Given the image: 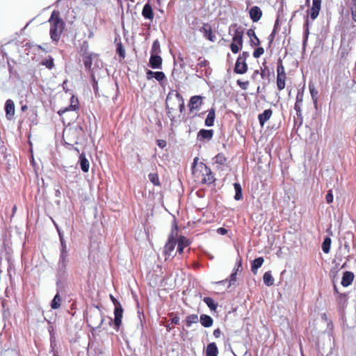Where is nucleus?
<instances>
[{
	"label": "nucleus",
	"instance_id": "1",
	"mask_svg": "<svg viewBox=\"0 0 356 356\" xmlns=\"http://www.w3.org/2000/svg\"><path fill=\"white\" fill-rule=\"evenodd\" d=\"M50 24L49 34L52 41L58 42L65 28V22L60 17L58 11L54 10L48 20Z\"/></svg>",
	"mask_w": 356,
	"mask_h": 356
},
{
	"label": "nucleus",
	"instance_id": "2",
	"mask_svg": "<svg viewBox=\"0 0 356 356\" xmlns=\"http://www.w3.org/2000/svg\"><path fill=\"white\" fill-rule=\"evenodd\" d=\"M229 33L232 35V42L230 48L234 54H237L243 47V29L237 24H232L229 29Z\"/></svg>",
	"mask_w": 356,
	"mask_h": 356
},
{
	"label": "nucleus",
	"instance_id": "3",
	"mask_svg": "<svg viewBox=\"0 0 356 356\" xmlns=\"http://www.w3.org/2000/svg\"><path fill=\"white\" fill-rule=\"evenodd\" d=\"M172 102H177V107L179 108L180 113H182L184 111L185 106L183 97L177 90H172L168 93L166 98L167 114L172 121L174 120V117H171L170 111V104H172Z\"/></svg>",
	"mask_w": 356,
	"mask_h": 356
},
{
	"label": "nucleus",
	"instance_id": "4",
	"mask_svg": "<svg viewBox=\"0 0 356 356\" xmlns=\"http://www.w3.org/2000/svg\"><path fill=\"white\" fill-rule=\"evenodd\" d=\"M209 172L208 168L204 163L198 162V158L195 157L193 163L192 173L195 181L199 183V179L204 175V173Z\"/></svg>",
	"mask_w": 356,
	"mask_h": 356
},
{
	"label": "nucleus",
	"instance_id": "5",
	"mask_svg": "<svg viewBox=\"0 0 356 356\" xmlns=\"http://www.w3.org/2000/svg\"><path fill=\"white\" fill-rule=\"evenodd\" d=\"M104 318L99 312L96 311L90 314L88 318L89 325L93 329L99 328L102 324Z\"/></svg>",
	"mask_w": 356,
	"mask_h": 356
},
{
	"label": "nucleus",
	"instance_id": "6",
	"mask_svg": "<svg viewBox=\"0 0 356 356\" xmlns=\"http://www.w3.org/2000/svg\"><path fill=\"white\" fill-rule=\"evenodd\" d=\"M202 104V98L201 96H193L191 98L189 102V110L190 112H193V111H197L200 108Z\"/></svg>",
	"mask_w": 356,
	"mask_h": 356
},
{
	"label": "nucleus",
	"instance_id": "7",
	"mask_svg": "<svg viewBox=\"0 0 356 356\" xmlns=\"http://www.w3.org/2000/svg\"><path fill=\"white\" fill-rule=\"evenodd\" d=\"M321 8V0H312V6L310 10V17L312 20L317 18Z\"/></svg>",
	"mask_w": 356,
	"mask_h": 356
},
{
	"label": "nucleus",
	"instance_id": "8",
	"mask_svg": "<svg viewBox=\"0 0 356 356\" xmlns=\"http://www.w3.org/2000/svg\"><path fill=\"white\" fill-rule=\"evenodd\" d=\"M123 309L120 303L115 304L114 314H115V325L117 328L120 327L122 323Z\"/></svg>",
	"mask_w": 356,
	"mask_h": 356
},
{
	"label": "nucleus",
	"instance_id": "9",
	"mask_svg": "<svg viewBox=\"0 0 356 356\" xmlns=\"http://www.w3.org/2000/svg\"><path fill=\"white\" fill-rule=\"evenodd\" d=\"M248 70L246 61L244 58H238L235 64L234 71L237 74H244Z\"/></svg>",
	"mask_w": 356,
	"mask_h": 356
},
{
	"label": "nucleus",
	"instance_id": "10",
	"mask_svg": "<svg viewBox=\"0 0 356 356\" xmlns=\"http://www.w3.org/2000/svg\"><path fill=\"white\" fill-rule=\"evenodd\" d=\"M5 111L7 119L11 120L15 115V104L13 100L8 99L6 102Z\"/></svg>",
	"mask_w": 356,
	"mask_h": 356
},
{
	"label": "nucleus",
	"instance_id": "11",
	"mask_svg": "<svg viewBox=\"0 0 356 356\" xmlns=\"http://www.w3.org/2000/svg\"><path fill=\"white\" fill-rule=\"evenodd\" d=\"M201 31L203 33V35L206 39L211 42L215 41L216 36L213 34L211 27L209 24H204L202 27Z\"/></svg>",
	"mask_w": 356,
	"mask_h": 356
},
{
	"label": "nucleus",
	"instance_id": "12",
	"mask_svg": "<svg viewBox=\"0 0 356 356\" xmlns=\"http://www.w3.org/2000/svg\"><path fill=\"white\" fill-rule=\"evenodd\" d=\"M303 95H304V89L302 88L301 90L298 92L296 96V101L294 106V109L296 111V114L298 116L301 115V104L303 101Z\"/></svg>",
	"mask_w": 356,
	"mask_h": 356
},
{
	"label": "nucleus",
	"instance_id": "13",
	"mask_svg": "<svg viewBox=\"0 0 356 356\" xmlns=\"http://www.w3.org/2000/svg\"><path fill=\"white\" fill-rule=\"evenodd\" d=\"M162 64V58L160 56L151 54L149 65L154 69H160Z\"/></svg>",
	"mask_w": 356,
	"mask_h": 356
},
{
	"label": "nucleus",
	"instance_id": "14",
	"mask_svg": "<svg viewBox=\"0 0 356 356\" xmlns=\"http://www.w3.org/2000/svg\"><path fill=\"white\" fill-rule=\"evenodd\" d=\"M213 135V130L201 129L197 134L199 140H210Z\"/></svg>",
	"mask_w": 356,
	"mask_h": 356
},
{
	"label": "nucleus",
	"instance_id": "15",
	"mask_svg": "<svg viewBox=\"0 0 356 356\" xmlns=\"http://www.w3.org/2000/svg\"><path fill=\"white\" fill-rule=\"evenodd\" d=\"M262 16V12L259 7L253 6L250 10V17L253 22H258Z\"/></svg>",
	"mask_w": 356,
	"mask_h": 356
},
{
	"label": "nucleus",
	"instance_id": "16",
	"mask_svg": "<svg viewBox=\"0 0 356 356\" xmlns=\"http://www.w3.org/2000/svg\"><path fill=\"white\" fill-rule=\"evenodd\" d=\"M354 274L350 271H346L343 275L341 284L343 286H348L352 284Z\"/></svg>",
	"mask_w": 356,
	"mask_h": 356
},
{
	"label": "nucleus",
	"instance_id": "17",
	"mask_svg": "<svg viewBox=\"0 0 356 356\" xmlns=\"http://www.w3.org/2000/svg\"><path fill=\"white\" fill-rule=\"evenodd\" d=\"M272 113L273 112L270 109H266L262 113L259 115L258 118L261 127H263L264 123L270 119Z\"/></svg>",
	"mask_w": 356,
	"mask_h": 356
},
{
	"label": "nucleus",
	"instance_id": "18",
	"mask_svg": "<svg viewBox=\"0 0 356 356\" xmlns=\"http://www.w3.org/2000/svg\"><path fill=\"white\" fill-rule=\"evenodd\" d=\"M214 181V177L212 175L211 170L209 168V172L204 173V175L199 179V183L210 184Z\"/></svg>",
	"mask_w": 356,
	"mask_h": 356
},
{
	"label": "nucleus",
	"instance_id": "19",
	"mask_svg": "<svg viewBox=\"0 0 356 356\" xmlns=\"http://www.w3.org/2000/svg\"><path fill=\"white\" fill-rule=\"evenodd\" d=\"M218 354V350L215 343H211L207 345L206 349L207 356H217Z\"/></svg>",
	"mask_w": 356,
	"mask_h": 356
},
{
	"label": "nucleus",
	"instance_id": "20",
	"mask_svg": "<svg viewBox=\"0 0 356 356\" xmlns=\"http://www.w3.org/2000/svg\"><path fill=\"white\" fill-rule=\"evenodd\" d=\"M175 241L173 238H169L164 247L163 252L165 255L170 256L171 252L175 249Z\"/></svg>",
	"mask_w": 356,
	"mask_h": 356
},
{
	"label": "nucleus",
	"instance_id": "21",
	"mask_svg": "<svg viewBox=\"0 0 356 356\" xmlns=\"http://www.w3.org/2000/svg\"><path fill=\"white\" fill-rule=\"evenodd\" d=\"M79 159H80V165H81V170L84 172H88L89 170V168H90V163H89L88 160L86 159L85 154L82 153L80 155Z\"/></svg>",
	"mask_w": 356,
	"mask_h": 356
},
{
	"label": "nucleus",
	"instance_id": "22",
	"mask_svg": "<svg viewBox=\"0 0 356 356\" xmlns=\"http://www.w3.org/2000/svg\"><path fill=\"white\" fill-rule=\"evenodd\" d=\"M142 15L146 19H152L154 18L152 9L149 3H146L144 6L142 11Z\"/></svg>",
	"mask_w": 356,
	"mask_h": 356
},
{
	"label": "nucleus",
	"instance_id": "23",
	"mask_svg": "<svg viewBox=\"0 0 356 356\" xmlns=\"http://www.w3.org/2000/svg\"><path fill=\"white\" fill-rule=\"evenodd\" d=\"M264 261L263 257H258L252 261L251 270L254 274H257L258 268L262 266Z\"/></svg>",
	"mask_w": 356,
	"mask_h": 356
},
{
	"label": "nucleus",
	"instance_id": "24",
	"mask_svg": "<svg viewBox=\"0 0 356 356\" xmlns=\"http://www.w3.org/2000/svg\"><path fill=\"white\" fill-rule=\"evenodd\" d=\"M309 89L310 95H311L312 99L313 100L314 106L316 107L317 106V102H318V92L316 89L314 85L312 83H309Z\"/></svg>",
	"mask_w": 356,
	"mask_h": 356
},
{
	"label": "nucleus",
	"instance_id": "25",
	"mask_svg": "<svg viewBox=\"0 0 356 356\" xmlns=\"http://www.w3.org/2000/svg\"><path fill=\"white\" fill-rule=\"evenodd\" d=\"M201 324L205 327H209L213 325V319L211 316L202 314L200 318Z\"/></svg>",
	"mask_w": 356,
	"mask_h": 356
},
{
	"label": "nucleus",
	"instance_id": "26",
	"mask_svg": "<svg viewBox=\"0 0 356 356\" xmlns=\"http://www.w3.org/2000/svg\"><path fill=\"white\" fill-rule=\"evenodd\" d=\"M215 116V110L213 108H211V109H209L207 117L205 120V125L207 127L213 126Z\"/></svg>",
	"mask_w": 356,
	"mask_h": 356
},
{
	"label": "nucleus",
	"instance_id": "27",
	"mask_svg": "<svg viewBox=\"0 0 356 356\" xmlns=\"http://www.w3.org/2000/svg\"><path fill=\"white\" fill-rule=\"evenodd\" d=\"M188 245V241L184 236H181L177 242V251L181 253L184 248Z\"/></svg>",
	"mask_w": 356,
	"mask_h": 356
},
{
	"label": "nucleus",
	"instance_id": "28",
	"mask_svg": "<svg viewBox=\"0 0 356 356\" xmlns=\"http://www.w3.org/2000/svg\"><path fill=\"white\" fill-rule=\"evenodd\" d=\"M248 35L250 38V42L251 45L252 46H257L259 44L260 42L259 38L257 37L254 30L249 29L247 32Z\"/></svg>",
	"mask_w": 356,
	"mask_h": 356
},
{
	"label": "nucleus",
	"instance_id": "29",
	"mask_svg": "<svg viewBox=\"0 0 356 356\" xmlns=\"http://www.w3.org/2000/svg\"><path fill=\"white\" fill-rule=\"evenodd\" d=\"M97 56L96 54H86L83 57V63L87 69H90L92 65V60Z\"/></svg>",
	"mask_w": 356,
	"mask_h": 356
},
{
	"label": "nucleus",
	"instance_id": "30",
	"mask_svg": "<svg viewBox=\"0 0 356 356\" xmlns=\"http://www.w3.org/2000/svg\"><path fill=\"white\" fill-rule=\"evenodd\" d=\"M263 280L264 284L268 286H270L274 284V279L270 272H266L264 275Z\"/></svg>",
	"mask_w": 356,
	"mask_h": 356
},
{
	"label": "nucleus",
	"instance_id": "31",
	"mask_svg": "<svg viewBox=\"0 0 356 356\" xmlns=\"http://www.w3.org/2000/svg\"><path fill=\"white\" fill-rule=\"evenodd\" d=\"M331 242V238L330 237H326L322 243V250L326 254L330 252Z\"/></svg>",
	"mask_w": 356,
	"mask_h": 356
},
{
	"label": "nucleus",
	"instance_id": "32",
	"mask_svg": "<svg viewBox=\"0 0 356 356\" xmlns=\"http://www.w3.org/2000/svg\"><path fill=\"white\" fill-rule=\"evenodd\" d=\"M234 189H235V195H234V199L236 200H240L242 199L243 197V195H242V188H241V186L238 183H235L234 184Z\"/></svg>",
	"mask_w": 356,
	"mask_h": 356
},
{
	"label": "nucleus",
	"instance_id": "33",
	"mask_svg": "<svg viewBox=\"0 0 356 356\" xmlns=\"http://www.w3.org/2000/svg\"><path fill=\"white\" fill-rule=\"evenodd\" d=\"M286 76H277V86L279 90H282L285 87Z\"/></svg>",
	"mask_w": 356,
	"mask_h": 356
},
{
	"label": "nucleus",
	"instance_id": "34",
	"mask_svg": "<svg viewBox=\"0 0 356 356\" xmlns=\"http://www.w3.org/2000/svg\"><path fill=\"white\" fill-rule=\"evenodd\" d=\"M203 300L207 304V305L210 308L211 310H216L217 305L215 303L214 300L212 298L209 297H205L204 298Z\"/></svg>",
	"mask_w": 356,
	"mask_h": 356
},
{
	"label": "nucleus",
	"instance_id": "35",
	"mask_svg": "<svg viewBox=\"0 0 356 356\" xmlns=\"http://www.w3.org/2000/svg\"><path fill=\"white\" fill-rule=\"evenodd\" d=\"M61 298L57 293L51 301V307L52 309H58L60 306Z\"/></svg>",
	"mask_w": 356,
	"mask_h": 356
},
{
	"label": "nucleus",
	"instance_id": "36",
	"mask_svg": "<svg viewBox=\"0 0 356 356\" xmlns=\"http://www.w3.org/2000/svg\"><path fill=\"white\" fill-rule=\"evenodd\" d=\"M161 52V48H160V44L157 40H154L152 49H151V54H156L159 55V54Z\"/></svg>",
	"mask_w": 356,
	"mask_h": 356
},
{
	"label": "nucleus",
	"instance_id": "37",
	"mask_svg": "<svg viewBox=\"0 0 356 356\" xmlns=\"http://www.w3.org/2000/svg\"><path fill=\"white\" fill-rule=\"evenodd\" d=\"M198 321V317L196 314H192L186 318V325L188 327H191L193 323H196Z\"/></svg>",
	"mask_w": 356,
	"mask_h": 356
},
{
	"label": "nucleus",
	"instance_id": "38",
	"mask_svg": "<svg viewBox=\"0 0 356 356\" xmlns=\"http://www.w3.org/2000/svg\"><path fill=\"white\" fill-rule=\"evenodd\" d=\"M214 162L219 165H224L226 161L225 156L222 154H218L213 158Z\"/></svg>",
	"mask_w": 356,
	"mask_h": 356
},
{
	"label": "nucleus",
	"instance_id": "39",
	"mask_svg": "<svg viewBox=\"0 0 356 356\" xmlns=\"http://www.w3.org/2000/svg\"><path fill=\"white\" fill-rule=\"evenodd\" d=\"M148 177H149V181L152 184H154V185H155V186L160 185V182H159V177H158L157 174L150 173Z\"/></svg>",
	"mask_w": 356,
	"mask_h": 356
},
{
	"label": "nucleus",
	"instance_id": "40",
	"mask_svg": "<svg viewBox=\"0 0 356 356\" xmlns=\"http://www.w3.org/2000/svg\"><path fill=\"white\" fill-rule=\"evenodd\" d=\"M67 252L60 253L59 265L61 267H65L67 264Z\"/></svg>",
	"mask_w": 356,
	"mask_h": 356
},
{
	"label": "nucleus",
	"instance_id": "41",
	"mask_svg": "<svg viewBox=\"0 0 356 356\" xmlns=\"http://www.w3.org/2000/svg\"><path fill=\"white\" fill-rule=\"evenodd\" d=\"M352 18L356 22V0H352L350 5Z\"/></svg>",
	"mask_w": 356,
	"mask_h": 356
},
{
	"label": "nucleus",
	"instance_id": "42",
	"mask_svg": "<svg viewBox=\"0 0 356 356\" xmlns=\"http://www.w3.org/2000/svg\"><path fill=\"white\" fill-rule=\"evenodd\" d=\"M42 64L47 68L51 69L54 67V59L51 57L42 61Z\"/></svg>",
	"mask_w": 356,
	"mask_h": 356
},
{
	"label": "nucleus",
	"instance_id": "43",
	"mask_svg": "<svg viewBox=\"0 0 356 356\" xmlns=\"http://www.w3.org/2000/svg\"><path fill=\"white\" fill-rule=\"evenodd\" d=\"M286 76L284 67L282 63L277 65V76Z\"/></svg>",
	"mask_w": 356,
	"mask_h": 356
},
{
	"label": "nucleus",
	"instance_id": "44",
	"mask_svg": "<svg viewBox=\"0 0 356 356\" xmlns=\"http://www.w3.org/2000/svg\"><path fill=\"white\" fill-rule=\"evenodd\" d=\"M264 52V48L262 47H258L257 48L253 53V56L254 58H259L260 57Z\"/></svg>",
	"mask_w": 356,
	"mask_h": 356
},
{
	"label": "nucleus",
	"instance_id": "45",
	"mask_svg": "<svg viewBox=\"0 0 356 356\" xmlns=\"http://www.w3.org/2000/svg\"><path fill=\"white\" fill-rule=\"evenodd\" d=\"M154 77L159 81H162L165 79V76L162 72H155L154 73Z\"/></svg>",
	"mask_w": 356,
	"mask_h": 356
},
{
	"label": "nucleus",
	"instance_id": "46",
	"mask_svg": "<svg viewBox=\"0 0 356 356\" xmlns=\"http://www.w3.org/2000/svg\"><path fill=\"white\" fill-rule=\"evenodd\" d=\"M117 51L118 52L119 55L122 58H124L125 56V51L122 45V44H120L118 47Z\"/></svg>",
	"mask_w": 356,
	"mask_h": 356
},
{
	"label": "nucleus",
	"instance_id": "47",
	"mask_svg": "<svg viewBox=\"0 0 356 356\" xmlns=\"http://www.w3.org/2000/svg\"><path fill=\"white\" fill-rule=\"evenodd\" d=\"M326 202L330 204L333 202V195L331 191H329L325 196Z\"/></svg>",
	"mask_w": 356,
	"mask_h": 356
},
{
	"label": "nucleus",
	"instance_id": "48",
	"mask_svg": "<svg viewBox=\"0 0 356 356\" xmlns=\"http://www.w3.org/2000/svg\"><path fill=\"white\" fill-rule=\"evenodd\" d=\"M237 83L243 90H246L248 86V81L243 82L240 80H238Z\"/></svg>",
	"mask_w": 356,
	"mask_h": 356
},
{
	"label": "nucleus",
	"instance_id": "49",
	"mask_svg": "<svg viewBox=\"0 0 356 356\" xmlns=\"http://www.w3.org/2000/svg\"><path fill=\"white\" fill-rule=\"evenodd\" d=\"M305 40L307 39L308 35H309V22L308 19H307L305 25Z\"/></svg>",
	"mask_w": 356,
	"mask_h": 356
},
{
	"label": "nucleus",
	"instance_id": "50",
	"mask_svg": "<svg viewBox=\"0 0 356 356\" xmlns=\"http://www.w3.org/2000/svg\"><path fill=\"white\" fill-rule=\"evenodd\" d=\"M216 232L220 235H225L227 233V229L223 227H220L216 230Z\"/></svg>",
	"mask_w": 356,
	"mask_h": 356
},
{
	"label": "nucleus",
	"instance_id": "51",
	"mask_svg": "<svg viewBox=\"0 0 356 356\" xmlns=\"http://www.w3.org/2000/svg\"><path fill=\"white\" fill-rule=\"evenodd\" d=\"M60 241H61V245H62V249H61L60 253L67 252L66 244L63 242V238L60 235Z\"/></svg>",
	"mask_w": 356,
	"mask_h": 356
},
{
	"label": "nucleus",
	"instance_id": "52",
	"mask_svg": "<svg viewBox=\"0 0 356 356\" xmlns=\"http://www.w3.org/2000/svg\"><path fill=\"white\" fill-rule=\"evenodd\" d=\"M207 65V61L205 59H199L198 65L200 67H205Z\"/></svg>",
	"mask_w": 356,
	"mask_h": 356
},
{
	"label": "nucleus",
	"instance_id": "53",
	"mask_svg": "<svg viewBox=\"0 0 356 356\" xmlns=\"http://www.w3.org/2000/svg\"><path fill=\"white\" fill-rule=\"evenodd\" d=\"M220 334H221V331H220V329L218 328V329L214 330V331H213V336L216 338L220 337Z\"/></svg>",
	"mask_w": 356,
	"mask_h": 356
},
{
	"label": "nucleus",
	"instance_id": "54",
	"mask_svg": "<svg viewBox=\"0 0 356 356\" xmlns=\"http://www.w3.org/2000/svg\"><path fill=\"white\" fill-rule=\"evenodd\" d=\"M248 56H249V53L247 51H243L238 58H244V60L246 61V59Z\"/></svg>",
	"mask_w": 356,
	"mask_h": 356
},
{
	"label": "nucleus",
	"instance_id": "55",
	"mask_svg": "<svg viewBox=\"0 0 356 356\" xmlns=\"http://www.w3.org/2000/svg\"><path fill=\"white\" fill-rule=\"evenodd\" d=\"M172 104H170V113H172V111H174L176 107H177V104L176 102H172Z\"/></svg>",
	"mask_w": 356,
	"mask_h": 356
},
{
	"label": "nucleus",
	"instance_id": "56",
	"mask_svg": "<svg viewBox=\"0 0 356 356\" xmlns=\"http://www.w3.org/2000/svg\"><path fill=\"white\" fill-rule=\"evenodd\" d=\"M171 322L175 325H177L179 322V318L177 316H175L171 319Z\"/></svg>",
	"mask_w": 356,
	"mask_h": 356
},
{
	"label": "nucleus",
	"instance_id": "57",
	"mask_svg": "<svg viewBox=\"0 0 356 356\" xmlns=\"http://www.w3.org/2000/svg\"><path fill=\"white\" fill-rule=\"evenodd\" d=\"M236 273H232V275L230 276V284H232V282L236 281Z\"/></svg>",
	"mask_w": 356,
	"mask_h": 356
},
{
	"label": "nucleus",
	"instance_id": "58",
	"mask_svg": "<svg viewBox=\"0 0 356 356\" xmlns=\"http://www.w3.org/2000/svg\"><path fill=\"white\" fill-rule=\"evenodd\" d=\"M275 33V30H273L272 33L269 35L268 39H269L270 43H271L273 42V40H274Z\"/></svg>",
	"mask_w": 356,
	"mask_h": 356
},
{
	"label": "nucleus",
	"instance_id": "59",
	"mask_svg": "<svg viewBox=\"0 0 356 356\" xmlns=\"http://www.w3.org/2000/svg\"><path fill=\"white\" fill-rule=\"evenodd\" d=\"M154 73H155V72L148 70L147 72V79H151L152 76H154Z\"/></svg>",
	"mask_w": 356,
	"mask_h": 356
},
{
	"label": "nucleus",
	"instance_id": "60",
	"mask_svg": "<svg viewBox=\"0 0 356 356\" xmlns=\"http://www.w3.org/2000/svg\"><path fill=\"white\" fill-rule=\"evenodd\" d=\"M158 145H159V146L163 147L165 146V140H159Z\"/></svg>",
	"mask_w": 356,
	"mask_h": 356
},
{
	"label": "nucleus",
	"instance_id": "61",
	"mask_svg": "<svg viewBox=\"0 0 356 356\" xmlns=\"http://www.w3.org/2000/svg\"><path fill=\"white\" fill-rule=\"evenodd\" d=\"M110 298L113 302L114 305L115 306V304L120 303L112 295H110Z\"/></svg>",
	"mask_w": 356,
	"mask_h": 356
},
{
	"label": "nucleus",
	"instance_id": "62",
	"mask_svg": "<svg viewBox=\"0 0 356 356\" xmlns=\"http://www.w3.org/2000/svg\"><path fill=\"white\" fill-rule=\"evenodd\" d=\"M241 267V259H240L238 261H237V270H238L239 268Z\"/></svg>",
	"mask_w": 356,
	"mask_h": 356
},
{
	"label": "nucleus",
	"instance_id": "63",
	"mask_svg": "<svg viewBox=\"0 0 356 356\" xmlns=\"http://www.w3.org/2000/svg\"><path fill=\"white\" fill-rule=\"evenodd\" d=\"M258 73H259V71H258V70L254 71V74H253V76H253V78H254L255 76H257V75L258 74Z\"/></svg>",
	"mask_w": 356,
	"mask_h": 356
},
{
	"label": "nucleus",
	"instance_id": "64",
	"mask_svg": "<svg viewBox=\"0 0 356 356\" xmlns=\"http://www.w3.org/2000/svg\"><path fill=\"white\" fill-rule=\"evenodd\" d=\"M70 108H71L72 110H74V109H75V108H74V106L73 105H70Z\"/></svg>",
	"mask_w": 356,
	"mask_h": 356
}]
</instances>
